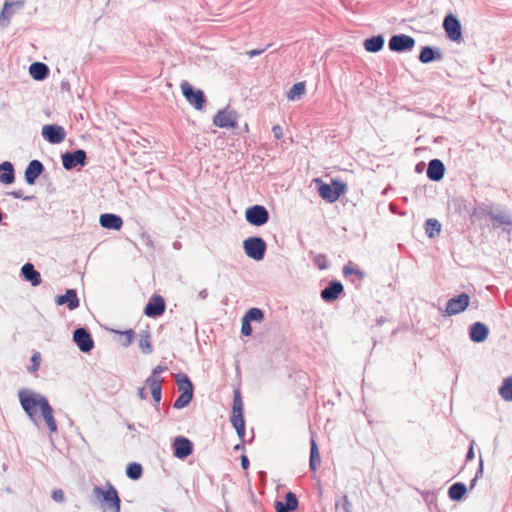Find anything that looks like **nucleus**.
Segmentation results:
<instances>
[{
  "label": "nucleus",
  "mask_w": 512,
  "mask_h": 512,
  "mask_svg": "<svg viewBox=\"0 0 512 512\" xmlns=\"http://www.w3.org/2000/svg\"><path fill=\"white\" fill-rule=\"evenodd\" d=\"M7 194L16 199H22L24 201H32L35 198L33 195L24 196L22 190H14V191L8 192Z\"/></svg>",
  "instance_id": "nucleus-48"
},
{
  "label": "nucleus",
  "mask_w": 512,
  "mask_h": 512,
  "mask_svg": "<svg viewBox=\"0 0 512 512\" xmlns=\"http://www.w3.org/2000/svg\"><path fill=\"white\" fill-rule=\"evenodd\" d=\"M143 474V468L140 463L131 462L126 467V476L131 480H138Z\"/></svg>",
  "instance_id": "nucleus-36"
},
{
  "label": "nucleus",
  "mask_w": 512,
  "mask_h": 512,
  "mask_svg": "<svg viewBox=\"0 0 512 512\" xmlns=\"http://www.w3.org/2000/svg\"><path fill=\"white\" fill-rule=\"evenodd\" d=\"M445 174V165L440 159H432L428 163L427 177L431 181L438 182L443 179Z\"/></svg>",
  "instance_id": "nucleus-23"
},
{
  "label": "nucleus",
  "mask_w": 512,
  "mask_h": 512,
  "mask_svg": "<svg viewBox=\"0 0 512 512\" xmlns=\"http://www.w3.org/2000/svg\"><path fill=\"white\" fill-rule=\"evenodd\" d=\"M480 477V467L476 470L474 478L470 482V489H473L476 486L478 478Z\"/></svg>",
  "instance_id": "nucleus-55"
},
{
  "label": "nucleus",
  "mask_w": 512,
  "mask_h": 512,
  "mask_svg": "<svg viewBox=\"0 0 512 512\" xmlns=\"http://www.w3.org/2000/svg\"><path fill=\"white\" fill-rule=\"evenodd\" d=\"M52 499L55 502L61 503L65 500V494L62 489H54L51 494Z\"/></svg>",
  "instance_id": "nucleus-50"
},
{
  "label": "nucleus",
  "mask_w": 512,
  "mask_h": 512,
  "mask_svg": "<svg viewBox=\"0 0 512 512\" xmlns=\"http://www.w3.org/2000/svg\"><path fill=\"white\" fill-rule=\"evenodd\" d=\"M87 154L83 149L74 151H66L61 155L62 165L65 170H73L77 166L84 167L86 165Z\"/></svg>",
  "instance_id": "nucleus-10"
},
{
  "label": "nucleus",
  "mask_w": 512,
  "mask_h": 512,
  "mask_svg": "<svg viewBox=\"0 0 512 512\" xmlns=\"http://www.w3.org/2000/svg\"><path fill=\"white\" fill-rule=\"evenodd\" d=\"M272 133L275 137V139L279 140L283 137V129L280 125H274L272 127Z\"/></svg>",
  "instance_id": "nucleus-52"
},
{
  "label": "nucleus",
  "mask_w": 512,
  "mask_h": 512,
  "mask_svg": "<svg viewBox=\"0 0 512 512\" xmlns=\"http://www.w3.org/2000/svg\"><path fill=\"white\" fill-rule=\"evenodd\" d=\"M415 43V39L410 35L395 34L389 39L388 47L393 52L404 53L411 51Z\"/></svg>",
  "instance_id": "nucleus-12"
},
{
  "label": "nucleus",
  "mask_w": 512,
  "mask_h": 512,
  "mask_svg": "<svg viewBox=\"0 0 512 512\" xmlns=\"http://www.w3.org/2000/svg\"><path fill=\"white\" fill-rule=\"evenodd\" d=\"M145 383L150 388L152 398L156 403L155 408L158 410L160 401L162 399L163 378L148 377L145 380Z\"/></svg>",
  "instance_id": "nucleus-26"
},
{
  "label": "nucleus",
  "mask_w": 512,
  "mask_h": 512,
  "mask_svg": "<svg viewBox=\"0 0 512 512\" xmlns=\"http://www.w3.org/2000/svg\"><path fill=\"white\" fill-rule=\"evenodd\" d=\"M13 6H17L19 8L23 7V2L15 1V2H5L4 8L1 12V18L9 19L12 15V11L10 10Z\"/></svg>",
  "instance_id": "nucleus-43"
},
{
  "label": "nucleus",
  "mask_w": 512,
  "mask_h": 512,
  "mask_svg": "<svg viewBox=\"0 0 512 512\" xmlns=\"http://www.w3.org/2000/svg\"><path fill=\"white\" fill-rule=\"evenodd\" d=\"M321 464L320 452L314 438L311 439L310 442V459H309V468L312 472H316Z\"/></svg>",
  "instance_id": "nucleus-32"
},
{
  "label": "nucleus",
  "mask_w": 512,
  "mask_h": 512,
  "mask_svg": "<svg viewBox=\"0 0 512 512\" xmlns=\"http://www.w3.org/2000/svg\"><path fill=\"white\" fill-rule=\"evenodd\" d=\"M207 297H208L207 289H202L201 291H199V293H198V298L199 299L205 300Z\"/></svg>",
  "instance_id": "nucleus-59"
},
{
  "label": "nucleus",
  "mask_w": 512,
  "mask_h": 512,
  "mask_svg": "<svg viewBox=\"0 0 512 512\" xmlns=\"http://www.w3.org/2000/svg\"><path fill=\"white\" fill-rule=\"evenodd\" d=\"M99 223L101 227L109 230H115L118 231L123 226V220L122 218L113 213H104L100 215Z\"/></svg>",
  "instance_id": "nucleus-24"
},
{
  "label": "nucleus",
  "mask_w": 512,
  "mask_h": 512,
  "mask_svg": "<svg viewBox=\"0 0 512 512\" xmlns=\"http://www.w3.org/2000/svg\"><path fill=\"white\" fill-rule=\"evenodd\" d=\"M49 67L42 62H34L29 67V73L34 80L42 81L49 75Z\"/></svg>",
  "instance_id": "nucleus-29"
},
{
  "label": "nucleus",
  "mask_w": 512,
  "mask_h": 512,
  "mask_svg": "<svg viewBox=\"0 0 512 512\" xmlns=\"http://www.w3.org/2000/svg\"><path fill=\"white\" fill-rule=\"evenodd\" d=\"M194 396V393L191 392H180V395L177 397V399L173 403L174 409H183L187 407L190 402L192 401Z\"/></svg>",
  "instance_id": "nucleus-38"
},
{
  "label": "nucleus",
  "mask_w": 512,
  "mask_h": 512,
  "mask_svg": "<svg viewBox=\"0 0 512 512\" xmlns=\"http://www.w3.org/2000/svg\"><path fill=\"white\" fill-rule=\"evenodd\" d=\"M499 394L503 400L507 402L512 401V376L503 380L502 385L499 387Z\"/></svg>",
  "instance_id": "nucleus-35"
},
{
  "label": "nucleus",
  "mask_w": 512,
  "mask_h": 512,
  "mask_svg": "<svg viewBox=\"0 0 512 512\" xmlns=\"http://www.w3.org/2000/svg\"><path fill=\"white\" fill-rule=\"evenodd\" d=\"M319 196L328 203L336 202L346 192L347 185L339 179H332L328 184L320 178L314 179Z\"/></svg>",
  "instance_id": "nucleus-3"
},
{
  "label": "nucleus",
  "mask_w": 512,
  "mask_h": 512,
  "mask_svg": "<svg viewBox=\"0 0 512 512\" xmlns=\"http://www.w3.org/2000/svg\"><path fill=\"white\" fill-rule=\"evenodd\" d=\"M269 217V212L263 205L256 204L248 207L245 211V219L252 226L265 225L269 221Z\"/></svg>",
  "instance_id": "nucleus-9"
},
{
  "label": "nucleus",
  "mask_w": 512,
  "mask_h": 512,
  "mask_svg": "<svg viewBox=\"0 0 512 512\" xmlns=\"http://www.w3.org/2000/svg\"><path fill=\"white\" fill-rule=\"evenodd\" d=\"M470 304V296L463 292L457 296L450 298L445 306L443 314L445 316L457 315L466 310Z\"/></svg>",
  "instance_id": "nucleus-11"
},
{
  "label": "nucleus",
  "mask_w": 512,
  "mask_h": 512,
  "mask_svg": "<svg viewBox=\"0 0 512 512\" xmlns=\"http://www.w3.org/2000/svg\"><path fill=\"white\" fill-rule=\"evenodd\" d=\"M243 318L249 322H261L264 319V312L260 308L252 307L245 313Z\"/></svg>",
  "instance_id": "nucleus-40"
},
{
  "label": "nucleus",
  "mask_w": 512,
  "mask_h": 512,
  "mask_svg": "<svg viewBox=\"0 0 512 512\" xmlns=\"http://www.w3.org/2000/svg\"><path fill=\"white\" fill-rule=\"evenodd\" d=\"M181 247H182V245H181V243L179 241H175L173 243V248L174 249L179 250V249H181Z\"/></svg>",
  "instance_id": "nucleus-62"
},
{
  "label": "nucleus",
  "mask_w": 512,
  "mask_h": 512,
  "mask_svg": "<svg viewBox=\"0 0 512 512\" xmlns=\"http://www.w3.org/2000/svg\"><path fill=\"white\" fill-rule=\"evenodd\" d=\"M470 339L475 343H480V321H476L471 325Z\"/></svg>",
  "instance_id": "nucleus-46"
},
{
  "label": "nucleus",
  "mask_w": 512,
  "mask_h": 512,
  "mask_svg": "<svg viewBox=\"0 0 512 512\" xmlns=\"http://www.w3.org/2000/svg\"><path fill=\"white\" fill-rule=\"evenodd\" d=\"M240 461H241L242 469L243 470H247L249 468V465H250V461H249V458L247 457V455H245V454L241 455Z\"/></svg>",
  "instance_id": "nucleus-53"
},
{
  "label": "nucleus",
  "mask_w": 512,
  "mask_h": 512,
  "mask_svg": "<svg viewBox=\"0 0 512 512\" xmlns=\"http://www.w3.org/2000/svg\"><path fill=\"white\" fill-rule=\"evenodd\" d=\"M305 90L306 87L304 82L295 83L288 91L287 98L291 101L300 99L305 94Z\"/></svg>",
  "instance_id": "nucleus-37"
},
{
  "label": "nucleus",
  "mask_w": 512,
  "mask_h": 512,
  "mask_svg": "<svg viewBox=\"0 0 512 512\" xmlns=\"http://www.w3.org/2000/svg\"><path fill=\"white\" fill-rule=\"evenodd\" d=\"M443 58L442 51L438 47L424 46L422 47L418 59L423 64H428L434 61H440Z\"/></svg>",
  "instance_id": "nucleus-22"
},
{
  "label": "nucleus",
  "mask_w": 512,
  "mask_h": 512,
  "mask_svg": "<svg viewBox=\"0 0 512 512\" xmlns=\"http://www.w3.org/2000/svg\"><path fill=\"white\" fill-rule=\"evenodd\" d=\"M173 454L178 459H185L193 453V443L184 436L175 437L173 443Z\"/></svg>",
  "instance_id": "nucleus-17"
},
{
  "label": "nucleus",
  "mask_w": 512,
  "mask_h": 512,
  "mask_svg": "<svg viewBox=\"0 0 512 512\" xmlns=\"http://www.w3.org/2000/svg\"><path fill=\"white\" fill-rule=\"evenodd\" d=\"M3 220V213L0 211V223L2 222Z\"/></svg>",
  "instance_id": "nucleus-64"
},
{
  "label": "nucleus",
  "mask_w": 512,
  "mask_h": 512,
  "mask_svg": "<svg viewBox=\"0 0 512 512\" xmlns=\"http://www.w3.org/2000/svg\"><path fill=\"white\" fill-rule=\"evenodd\" d=\"M55 302L59 306L67 305V308L71 311L80 306V301L75 289H67L65 294L58 295L56 297Z\"/></svg>",
  "instance_id": "nucleus-21"
},
{
  "label": "nucleus",
  "mask_w": 512,
  "mask_h": 512,
  "mask_svg": "<svg viewBox=\"0 0 512 512\" xmlns=\"http://www.w3.org/2000/svg\"><path fill=\"white\" fill-rule=\"evenodd\" d=\"M385 39L381 34L369 37L364 40V48L367 52L377 53L384 47Z\"/></svg>",
  "instance_id": "nucleus-30"
},
{
  "label": "nucleus",
  "mask_w": 512,
  "mask_h": 512,
  "mask_svg": "<svg viewBox=\"0 0 512 512\" xmlns=\"http://www.w3.org/2000/svg\"><path fill=\"white\" fill-rule=\"evenodd\" d=\"M241 334L243 336H250L252 334L251 322L245 320L243 317L241 320Z\"/></svg>",
  "instance_id": "nucleus-49"
},
{
  "label": "nucleus",
  "mask_w": 512,
  "mask_h": 512,
  "mask_svg": "<svg viewBox=\"0 0 512 512\" xmlns=\"http://www.w3.org/2000/svg\"><path fill=\"white\" fill-rule=\"evenodd\" d=\"M175 381L180 392H191L194 393V385L190 378L184 373H177L175 375Z\"/></svg>",
  "instance_id": "nucleus-33"
},
{
  "label": "nucleus",
  "mask_w": 512,
  "mask_h": 512,
  "mask_svg": "<svg viewBox=\"0 0 512 512\" xmlns=\"http://www.w3.org/2000/svg\"><path fill=\"white\" fill-rule=\"evenodd\" d=\"M42 137L50 144H59L65 140V129L58 124H47L42 127Z\"/></svg>",
  "instance_id": "nucleus-16"
},
{
  "label": "nucleus",
  "mask_w": 512,
  "mask_h": 512,
  "mask_svg": "<svg viewBox=\"0 0 512 512\" xmlns=\"http://www.w3.org/2000/svg\"><path fill=\"white\" fill-rule=\"evenodd\" d=\"M351 274H354L356 275V277L359 279V280H363L366 276L365 272L360 270V269H357V268H354L353 267V264L351 262H349L348 264H346L344 267H343V275L345 277H347L348 275H351Z\"/></svg>",
  "instance_id": "nucleus-42"
},
{
  "label": "nucleus",
  "mask_w": 512,
  "mask_h": 512,
  "mask_svg": "<svg viewBox=\"0 0 512 512\" xmlns=\"http://www.w3.org/2000/svg\"><path fill=\"white\" fill-rule=\"evenodd\" d=\"M45 171V167L40 160H31L24 172V179L28 185H34L38 177Z\"/></svg>",
  "instance_id": "nucleus-20"
},
{
  "label": "nucleus",
  "mask_w": 512,
  "mask_h": 512,
  "mask_svg": "<svg viewBox=\"0 0 512 512\" xmlns=\"http://www.w3.org/2000/svg\"><path fill=\"white\" fill-rule=\"evenodd\" d=\"M167 370V366L158 365L153 368L152 373L149 377L160 378L159 375Z\"/></svg>",
  "instance_id": "nucleus-51"
},
{
  "label": "nucleus",
  "mask_w": 512,
  "mask_h": 512,
  "mask_svg": "<svg viewBox=\"0 0 512 512\" xmlns=\"http://www.w3.org/2000/svg\"><path fill=\"white\" fill-rule=\"evenodd\" d=\"M182 94L187 102L196 110H202L206 104V96L201 89L195 88L188 82L181 84Z\"/></svg>",
  "instance_id": "nucleus-8"
},
{
  "label": "nucleus",
  "mask_w": 512,
  "mask_h": 512,
  "mask_svg": "<svg viewBox=\"0 0 512 512\" xmlns=\"http://www.w3.org/2000/svg\"><path fill=\"white\" fill-rule=\"evenodd\" d=\"M119 334V343L123 347H128L135 338V332L132 329H128L125 331H116Z\"/></svg>",
  "instance_id": "nucleus-41"
},
{
  "label": "nucleus",
  "mask_w": 512,
  "mask_h": 512,
  "mask_svg": "<svg viewBox=\"0 0 512 512\" xmlns=\"http://www.w3.org/2000/svg\"><path fill=\"white\" fill-rule=\"evenodd\" d=\"M276 512H292L298 507V499L295 493L289 491L285 494V501H275Z\"/></svg>",
  "instance_id": "nucleus-25"
},
{
  "label": "nucleus",
  "mask_w": 512,
  "mask_h": 512,
  "mask_svg": "<svg viewBox=\"0 0 512 512\" xmlns=\"http://www.w3.org/2000/svg\"><path fill=\"white\" fill-rule=\"evenodd\" d=\"M127 428H128L129 430H135V425H134V424H128V425H127Z\"/></svg>",
  "instance_id": "nucleus-63"
},
{
  "label": "nucleus",
  "mask_w": 512,
  "mask_h": 512,
  "mask_svg": "<svg viewBox=\"0 0 512 512\" xmlns=\"http://www.w3.org/2000/svg\"><path fill=\"white\" fill-rule=\"evenodd\" d=\"M139 347L144 354H150L153 351L150 334L148 331H141L139 339Z\"/></svg>",
  "instance_id": "nucleus-39"
},
{
  "label": "nucleus",
  "mask_w": 512,
  "mask_h": 512,
  "mask_svg": "<svg viewBox=\"0 0 512 512\" xmlns=\"http://www.w3.org/2000/svg\"><path fill=\"white\" fill-rule=\"evenodd\" d=\"M489 334V328L482 324V342L488 337Z\"/></svg>",
  "instance_id": "nucleus-58"
},
{
  "label": "nucleus",
  "mask_w": 512,
  "mask_h": 512,
  "mask_svg": "<svg viewBox=\"0 0 512 512\" xmlns=\"http://www.w3.org/2000/svg\"><path fill=\"white\" fill-rule=\"evenodd\" d=\"M22 277L36 287L41 284V274L35 269L32 263H25L21 268Z\"/></svg>",
  "instance_id": "nucleus-27"
},
{
  "label": "nucleus",
  "mask_w": 512,
  "mask_h": 512,
  "mask_svg": "<svg viewBox=\"0 0 512 512\" xmlns=\"http://www.w3.org/2000/svg\"><path fill=\"white\" fill-rule=\"evenodd\" d=\"M243 442H244V441H242V442H241V443H239V444H236V445L234 446V450H244V448H245V447H244V443H243Z\"/></svg>",
  "instance_id": "nucleus-60"
},
{
  "label": "nucleus",
  "mask_w": 512,
  "mask_h": 512,
  "mask_svg": "<svg viewBox=\"0 0 512 512\" xmlns=\"http://www.w3.org/2000/svg\"><path fill=\"white\" fill-rule=\"evenodd\" d=\"M443 28L449 40L453 42H460L462 40L461 23L452 13L445 16L443 20Z\"/></svg>",
  "instance_id": "nucleus-13"
},
{
  "label": "nucleus",
  "mask_w": 512,
  "mask_h": 512,
  "mask_svg": "<svg viewBox=\"0 0 512 512\" xmlns=\"http://www.w3.org/2000/svg\"><path fill=\"white\" fill-rule=\"evenodd\" d=\"M94 493L101 497L102 501L114 512H120L121 499L119 497L117 489L111 484L107 483L105 488L95 486Z\"/></svg>",
  "instance_id": "nucleus-6"
},
{
  "label": "nucleus",
  "mask_w": 512,
  "mask_h": 512,
  "mask_svg": "<svg viewBox=\"0 0 512 512\" xmlns=\"http://www.w3.org/2000/svg\"><path fill=\"white\" fill-rule=\"evenodd\" d=\"M336 509L341 508L344 512H352V504L348 499L347 495H344L340 499L335 501Z\"/></svg>",
  "instance_id": "nucleus-45"
},
{
  "label": "nucleus",
  "mask_w": 512,
  "mask_h": 512,
  "mask_svg": "<svg viewBox=\"0 0 512 512\" xmlns=\"http://www.w3.org/2000/svg\"><path fill=\"white\" fill-rule=\"evenodd\" d=\"M31 366L28 368V371L33 373L36 372L41 364V354L39 352H34L31 357Z\"/></svg>",
  "instance_id": "nucleus-47"
},
{
  "label": "nucleus",
  "mask_w": 512,
  "mask_h": 512,
  "mask_svg": "<svg viewBox=\"0 0 512 512\" xmlns=\"http://www.w3.org/2000/svg\"><path fill=\"white\" fill-rule=\"evenodd\" d=\"M15 181V169L11 162L0 163V183L10 185Z\"/></svg>",
  "instance_id": "nucleus-28"
},
{
  "label": "nucleus",
  "mask_w": 512,
  "mask_h": 512,
  "mask_svg": "<svg viewBox=\"0 0 512 512\" xmlns=\"http://www.w3.org/2000/svg\"><path fill=\"white\" fill-rule=\"evenodd\" d=\"M230 421L235 428L238 437L241 439V441H244L246 430L243 412V401L239 389L234 390L232 415Z\"/></svg>",
  "instance_id": "nucleus-4"
},
{
  "label": "nucleus",
  "mask_w": 512,
  "mask_h": 512,
  "mask_svg": "<svg viewBox=\"0 0 512 512\" xmlns=\"http://www.w3.org/2000/svg\"><path fill=\"white\" fill-rule=\"evenodd\" d=\"M467 490V486L463 482H455L448 489V497L452 501H461Z\"/></svg>",
  "instance_id": "nucleus-31"
},
{
  "label": "nucleus",
  "mask_w": 512,
  "mask_h": 512,
  "mask_svg": "<svg viewBox=\"0 0 512 512\" xmlns=\"http://www.w3.org/2000/svg\"><path fill=\"white\" fill-rule=\"evenodd\" d=\"M473 446H474V442H472V443H471V445H470V447H469V450H468V452H467V454H466V459H467V460H471V459H473V457H474Z\"/></svg>",
  "instance_id": "nucleus-57"
},
{
  "label": "nucleus",
  "mask_w": 512,
  "mask_h": 512,
  "mask_svg": "<svg viewBox=\"0 0 512 512\" xmlns=\"http://www.w3.org/2000/svg\"><path fill=\"white\" fill-rule=\"evenodd\" d=\"M441 223L434 218H429L425 221V233L429 238H433L441 232Z\"/></svg>",
  "instance_id": "nucleus-34"
},
{
  "label": "nucleus",
  "mask_w": 512,
  "mask_h": 512,
  "mask_svg": "<svg viewBox=\"0 0 512 512\" xmlns=\"http://www.w3.org/2000/svg\"><path fill=\"white\" fill-rule=\"evenodd\" d=\"M165 300L160 295H153L144 308V314L150 318H157L164 314Z\"/></svg>",
  "instance_id": "nucleus-18"
},
{
  "label": "nucleus",
  "mask_w": 512,
  "mask_h": 512,
  "mask_svg": "<svg viewBox=\"0 0 512 512\" xmlns=\"http://www.w3.org/2000/svg\"><path fill=\"white\" fill-rule=\"evenodd\" d=\"M313 263L319 270H326L329 268V261L325 254H317L313 259Z\"/></svg>",
  "instance_id": "nucleus-44"
},
{
  "label": "nucleus",
  "mask_w": 512,
  "mask_h": 512,
  "mask_svg": "<svg viewBox=\"0 0 512 512\" xmlns=\"http://www.w3.org/2000/svg\"><path fill=\"white\" fill-rule=\"evenodd\" d=\"M69 87H70L69 82H67V81H62V83H61V88H62L63 90H64V89H69Z\"/></svg>",
  "instance_id": "nucleus-61"
},
{
  "label": "nucleus",
  "mask_w": 512,
  "mask_h": 512,
  "mask_svg": "<svg viewBox=\"0 0 512 512\" xmlns=\"http://www.w3.org/2000/svg\"><path fill=\"white\" fill-rule=\"evenodd\" d=\"M73 341L83 353H90L94 348V340L87 328H76L73 331Z\"/></svg>",
  "instance_id": "nucleus-14"
},
{
  "label": "nucleus",
  "mask_w": 512,
  "mask_h": 512,
  "mask_svg": "<svg viewBox=\"0 0 512 512\" xmlns=\"http://www.w3.org/2000/svg\"><path fill=\"white\" fill-rule=\"evenodd\" d=\"M264 51L265 49H253L248 51L247 54L250 58H253L255 56L261 55Z\"/></svg>",
  "instance_id": "nucleus-54"
},
{
  "label": "nucleus",
  "mask_w": 512,
  "mask_h": 512,
  "mask_svg": "<svg viewBox=\"0 0 512 512\" xmlns=\"http://www.w3.org/2000/svg\"><path fill=\"white\" fill-rule=\"evenodd\" d=\"M482 212H485L490 220L493 222V227L510 226L512 227V215L509 211L501 205L487 206L485 209L482 207Z\"/></svg>",
  "instance_id": "nucleus-7"
},
{
  "label": "nucleus",
  "mask_w": 512,
  "mask_h": 512,
  "mask_svg": "<svg viewBox=\"0 0 512 512\" xmlns=\"http://www.w3.org/2000/svg\"><path fill=\"white\" fill-rule=\"evenodd\" d=\"M213 124L219 128H236L237 127V113L228 108L219 110L213 118Z\"/></svg>",
  "instance_id": "nucleus-15"
},
{
  "label": "nucleus",
  "mask_w": 512,
  "mask_h": 512,
  "mask_svg": "<svg viewBox=\"0 0 512 512\" xmlns=\"http://www.w3.org/2000/svg\"><path fill=\"white\" fill-rule=\"evenodd\" d=\"M344 286L338 280H331L328 285L321 290L320 296L323 301L327 303H332L339 298V296L343 293Z\"/></svg>",
  "instance_id": "nucleus-19"
},
{
  "label": "nucleus",
  "mask_w": 512,
  "mask_h": 512,
  "mask_svg": "<svg viewBox=\"0 0 512 512\" xmlns=\"http://www.w3.org/2000/svg\"><path fill=\"white\" fill-rule=\"evenodd\" d=\"M18 397L23 410L29 418L34 419V416L37 414V408H39L49 431H57L53 408L46 397L28 390H20Z\"/></svg>",
  "instance_id": "nucleus-1"
},
{
  "label": "nucleus",
  "mask_w": 512,
  "mask_h": 512,
  "mask_svg": "<svg viewBox=\"0 0 512 512\" xmlns=\"http://www.w3.org/2000/svg\"><path fill=\"white\" fill-rule=\"evenodd\" d=\"M138 396L140 399L145 400L147 398V392L145 387H141L138 389Z\"/></svg>",
  "instance_id": "nucleus-56"
},
{
  "label": "nucleus",
  "mask_w": 512,
  "mask_h": 512,
  "mask_svg": "<svg viewBox=\"0 0 512 512\" xmlns=\"http://www.w3.org/2000/svg\"><path fill=\"white\" fill-rule=\"evenodd\" d=\"M243 249L247 257L261 261L265 257L267 244L262 237L251 236L243 241Z\"/></svg>",
  "instance_id": "nucleus-5"
},
{
  "label": "nucleus",
  "mask_w": 512,
  "mask_h": 512,
  "mask_svg": "<svg viewBox=\"0 0 512 512\" xmlns=\"http://www.w3.org/2000/svg\"><path fill=\"white\" fill-rule=\"evenodd\" d=\"M452 204L455 212L462 218L469 219L473 224L480 220L479 203L473 193L466 197L453 198Z\"/></svg>",
  "instance_id": "nucleus-2"
}]
</instances>
